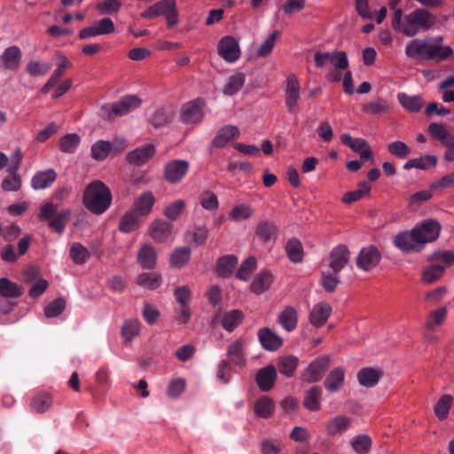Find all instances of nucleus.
Returning <instances> with one entry per match:
<instances>
[{
	"instance_id": "nucleus-61",
	"label": "nucleus",
	"mask_w": 454,
	"mask_h": 454,
	"mask_svg": "<svg viewBox=\"0 0 454 454\" xmlns=\"http://www.w3.org/2000/svg\"><path fill=\"white\" fill-rule=\"evenodd\" d=\"M185 207L186 203L184 200H175L174 202L170 203L168 207H166V208L164 209V215L168 219L175 221L181 215Z\"/></svg>"
},
{
	"instance_id": "nucleus-20",
	"label": "nucleus",
	"mask_w": 454,
	"mask_h": 454,
	"mask_svg": "<svg viewBox=\"0 0 454 454\" xmlns=\"http://www.w3.org/2000/svg\"><path fill=\"white\" fill-rule=\"evenodd\" d=\"M277 379V371L273 365L261 369L256 375V382L262 391H269L274 386Z\"/></svg>"
},
{
	"instance_id": "nucleus-56",
	"label": "nucleus",
	"mask_w": 454,
	"mask_h": 454,
	"mask_svg": "<svg viewBox=\"0 0 454 454\" xmlns=\"http://www.w3.org/2000/svg\"><path fill=\"white\" fill-rule=\"evenodd\" d=\"M80 144V137L77 134L71 133L61 137L59 140V148L63 153H74Z\"/></svg>"
},
{
	"instance_id": "nucleus-1",
	"label": "nucleus",
	"mask_w": 454,
	"mask_h": 454,
	"mask_svg": "<svg viewBox=\"0 0 454 454\" xmlns=\"http://www.w3.org/2000/svg\"><path fill=\"white\" fill-rule=\"evenodd\" d=\"M443 38L436 36L431 39H413L405 47L409 58L423 60L442 61L453 55L450 46H442Z\"/></svg>"
},
{
	"instance_id": "nucleus-36",
	"label": "nucleus",
	"mask_w": 454,
	"mask_h": 454,
	"mask_svg": "<svg viewBox=\"0 0 454 454\" xmlns=\"http://www.w3.org/2000/svg\"><path fill=\"white\" fill-rule=\"evenodd\" d=\"M245 349L246 341L242 339H238L229 346L228 356L233 363L243 366L246 363Z\"/></svg>"
},
{
	"instance_id": "nucleus-5",
	"label": "nucleus",
	"mask_w": 454,
	"mask_h": 454,
	"mask_svg": "<svg viewBox=\"0 0 454 454\" xmlns=\"http://www.w3.org/2000/svg\"><path fill=\"white\" fill-rule=\"evenodd\" d=\"M69 215V210L58 211L56 205L47 202L41 207L38 218L41 221H47L50 228L61 233L67 225Z\"/></svg>"
},
{
	"instance_id": "nucleus-52",
	"label": "nucleus",
	"mask_w": 454,
	"mask_h": 454,
	"mask_svg": "<svg viewBox=\"0 0 454 454\" xmlns=\"http://www.w3.org/2000/svg\"><path fill=\"white\" fill-rule=\"evenodd\" d=\"M430 262L442 266L444 271L446 268L454 264V252L448 250L436 252L431 256Z\"/></svg>"
},
{
	"instance_id": "nucleus-39",
	"label": "nucleus",
	"mask_w": 454,
	"mask_h": 454,
	"mask_svg": "<svg viewBox=\"0 0 454 454\" xmlns=\"http://www.w3.org/2000/svg\"><path fill=\"white\" fill-rule=\"evenodd\" d=\"M274 411L275 403L269 396H262L254 403V412L260 418L268 419L272 416Z\"/></svg>"
},
{
	"instance_id": "nucleus-19",
	"label": "nucleus",
	"mask_w": 454,
	"mask_h": 454,
	"mask_svg": "<svg viewBox=\"0 0 454 454\" xmlns=\"http://www.w3.org/2000/svg\"><path fill=\"white\" fill-rule=\"evenodd\" d=\"M172 226L170 223L162 221L155 220L149 227V236L157 242H164L171 235Z\"/></svg>"
},
{
	"instance_id": "nucleus-7",
	"label": "nucleus",
	"mask_w": 454,
	"mask_h": 454,
	"mask_svg": "<svg viewBox=\"0 0 454 454\" xmlns=\"http://www.w3.org/2000/svg\"><path fill=\"white\" fill-rule=\"evenodd\" d=\"M204 106L205 103L200 98L184 104L180 112V120L186 124H197L200 122L204 115Z\"/></svg>"
},
{
	"instance_id": "nucleus-51",
	"label": "nucleus",
	"mask_w": 454,
	"mask_h": 454,
	"mask_svg": "<svg viewBox=\"0 0 454 454\" xmlns=\"http://www.w3.org/2000/svg\"><path fill=\"white\" fill-rule=\"evenodd\" d=\"M238 262L234 255H227L219 259L216 265V271L219 275L226 277L232 273Z\"/></svg>"
},
{
	"instance_id": "nucleus-40",
	"label": "nucleus",
	"mask_w": 454,
	"mask_h": 454,
	"mask_svg": "<svg viewBox=\"0 0 454 454\" xmlns=\"http://www.w3.org/2000/svg\"><path fill=\"white\" fill-rule=\"evenodd\" d=\"M254 215V208L247 203L236 204L229 213V217L234 222L248 220Z\"/></svg>"
},
{
	"instance_id": "nucleus-24",
	"label": "nucleus",
	"mask_w": 454,
	"mask_h": 454,
	"mask_svg": "<svg viewBox=\"0 0 454 454\" xmlns=\"http://www.w3.org/2000/svg\"><path fill=\"white\" fill-rule=\"evenodd\" d=\"M21 56V51L18 46H10L3 52L1 61L6 69L15 70L20 65Z\"/></svg>"
},
{
	"instance_id": "nucleus-34",
	"label": "nucleus",
	"mask_w": 454,
	"mask_h": 454,
	"mask_svg": "<svg viewBox=\"0 0 454 454\" xmlns=\"http://www.w3.org/2000/svg\"><path fill=\"white\" fill-rule=\"evenodd\" d=\"M140 217L134 210L126 212L120 219L119 230L124 233H129L137 230L140 226Z\"/></svg>"
},
{
	"instance_id": "nucleus-15",
	"label": "nucleus",
	"mask_w": 454,
	"mask_h": 454,
	"mask_svg": "<svg viewBox=\"0 0 454 454\" xmlns=\"http://www.w3.org/2000/svg\"><path fill=\"white\" fill-rule=\"evenodd\" d=\"M332 313V307L327 302H319L309 312V322L316 327L324 325Z\"/></svg>"
},
{
	"instance_id": "nucleus-57",
	"label": "nucleus",
	"mask_w": 454,
	"mask_h": 454,
	"mask_svg": "<svg viewBox=\"0 0 454 454\" xmlns=\"http://www.w3.org/2000/svg\"><path fill=\"white\" fill-rule=\"evenodd\" d=\"M90 254L89 250L80 243H74L70 248V257L76 264L84 263Z\"/></svg>"
},
{
	"instance_id": "nucleus-42",
	"label": "nucleus",
	"mask_w": 454,
	"mask_h": 454,
	"mask_svg": "<svg viewBox=\"0 0 454 454\" xmlns=\"http://www.w3.org/2000/svg\"><path fill=\"white\" fill-rule=\"evenodd\" d=\"M23 294L21 286L8 278H0V296L18 298Z\"/></svg>"
},
{
	"instance_id": "nucleus-54",
	"label": "nucleus",
	"mask_w": 454,
	"mask_h": 454,
	"mask_svg": "<svg viewBox=\"0 0 454 454\" xmlns=\"http://www.w3.org/2000/svg\"><path fill=\"white\" fill-rule=\"evenodd\" d=\"M453 398L450 395H443L434 405V413L439 419H445L448 416Z\"/></svg>"
},
{
	"instance_id": "nucleus-45",
	"label": "nucleus",
	"mask_w": 454,
	"mask_h": 454,
	"mask_svg": "<svg viewBox=\"0 0 454 454\" xmlns=\"http://www.w3.org/2000/svg\"><path fill=\"white\" fill-rule=\"evenodd\" d=\"M243 320V313L238 309H232L223 314L221 324L228 332H232Z\"/></svg>"
},
{
	"instance_id": "nucleus-10",
	"label": "nucleus",
	"mask_w": 454,
	"mask_h": 454,
	"mask_svg": "<svg viewBox=\"0 0 454 454\" xmlns=\"http://www.w3.org/2000/svg\"><path fill=\"white\" fill-rule=\"evenodd\" d=\"M330 364L327 356H321L311 362L301 374V380L308 383L318 381Z\"/></svg>"
},
{
	"instance_id": "nucleus-47",
	"label": "nucleus",
	"mask_w": 454,
	"mask_h": 454,
	"mask_svg": "<svg viewBox=\"0 0 454 454\" xmlns=\"http://www.w3.org/2000/svg\"><path fill=\"white\" fill-rule=\"evenodd\" d=\"M52 404L51 395L43 392L35 395L30 403L31 409L38 413H43L50 409Z\"/></svg>"
},
{
	"instance_id": "nucleus-14",
	"label": "nucleus",
	"mask_w": 454,
	"mask_h": 454,
	"mask_svg": "<svg viewBox=\"0 0 454 454\" xmlns=\"http://www.w3.org/2000/svg\"><path fill=\"white\" fill-rule=\"evenodd\" d=\"M394 244L403 253L421 251L413 230L398 233L394 239Z\"/></svg>"
},
{
	"instance_id": "nucleus-58",
	"label": "nucleus",
	"mask_w": 454,
	"mask_h": 454,
	"mask_svg": "<svg viewBox=\"0 0 454 454\" xmlns=\"http://www.w3.org/2000/svg\"><path fill=\"white\" fill-rule=\"evenodd\" d=\"M112 151V145L104 140L96 142L91 146V155L95 160H105Z\"/></svg>"
},
{
	"instance_id": "nucleus-13",
	"label": "nucleus",
	"mask_w": 454,
	"mask_h": 454,
	"mask_svg": "<svg viewBox=\"0 0 454 454\" xmlns=\"http://www.w3.org/2000/svg\"><path fill=\"white\" fill-rule=\"evenodd\" d=\"M188 168V161L184 160H173L165 166V178L171 184H177L186 175Z\"/></svg>"
},
{
	"instance_id": "nucleus-41",
	"label": "nucleus",
	"mask_w": 454,
	"mask_h": 454,
	"mask_svg": "<svg viewBox=\"0 0 454 454\" xmlns=\"http://www.w3.org/2000/svg\"><path fill=\"white\" fill-rule=\"evenodd\" d=\"M371 189V185L366 182H359L356 190L346 192L343 195L341 201L347 204L357 201L362 198L368 196L370 194Z\"/></svg>"
},
{
	"instance_id": "nucleus-62",
	"label": "nucleus",
	"mask_w": 454,
	"mask_h": 454,
	"mask_svg": "<svg viewBox=\"0 0 454 454\" xmlns=\"http://www.w3.org/2000/svg\"><path fill=\"white\" fill-rule=\"evenodd\" d=\"M140 333V323L136 319H130L124 323L121 330L122 337L127 341L132 340Z\"/></svg>"
},
{
	"instance_id": "nucleus-25",
	"label": "nucleus",
	"mask_w": 454,
	"mask_h": 454,
	"mask_svg": "<svg viewBox=\"0 0 454 454\" xmlns=\"http://www.w3.org/2000/svg\"><path fill=\"white\" fill-rule=\"evenodd\" d=\"M57 173L53 169L36 172L31 180L35 190H43L50 187L56 180Z\"/></svg>"
},
{
	"instance_id": "nucleus-35",
	"label": "nucleus",
	"mask_w": 454,
	"mask_h": 454,
	"mask_svg": "<svg viewBox=\"0 0 454 454\" xmlns=\"http://www.w3.org/2000/svg\"><path fill=\"white\" fill-rule=\"evenodd\" d=\"M447 317V309L445 307H439L430 311L426 318L425 325L427 330L434 331L439 326L443 325Z\"/></svg>"
},
{
	"instance_id": "nucleus-27",
	"label": "nucleus",
	"mask_w": 454,
	"mask_h": 454,
	"mask_svg": "<svg viewBox=\"0 0 454 454\" xmlns=\"http://www.w3.org/2000/svg\"><path fill=\"white\" fill-rule=\"evenodd\" d=\"M155 153V147L153 145L140 146L128 154V160L135 165H142L150 160Z\"/></svg>"
},
{
	"instance_id": "nucleus-64",
	"label": "nucleus",
	"mask_w": 454,
	"mask_h": 454,
	"mask_svg": "<svg viewBox=\"0 0 454 454\" xmlns=\"http://www.w3.org/2000/svg\"><path fill=\"white\" fill-rule=\"evenodd\" d=\"M65 308L66 301L63 298H58L45 307L44 314L47 317H55L59 316Z\"/></svg>"
},
{
	"instance_id": "nucleus-60",
	"label": "nucleus",
	"mask_w": 454,
	"mask_h": 454,
	"mask_svg": "<svg viewBox=\"0 0 454 454\" xmlns=\"http://www.w3.org/2000/svg\"><path fill=\"white\" fill-rule=\"evenodd\" d=\"M51 68V66L40 60L29 61L27 65V72L32 76H43L47 74Z\"/></svg>"
},
{
	"instance_id": "nucleus-29",
	"label": "nucleus",
	"mask_w": 454,
	"mask_h": 454,
	"mask_svg": "<svg viewBox=\"0 0 454 454\" xmlns=\"http://www.w3.org/2000/svg\"><path fill=\"white\" fill-rule=\"evenodd\" d=\"M155 198L151 192L142 193L134 203V211L140 216L148 215L153 207Z\"/></svg>"
},
{
	"instance_id": "nucleus-23",
	"label": "nucleus",
	"mask_w": 454,
	"mask_h": 454,
	"mask_svg": "<svg viewBox=\"0 0 454 454\" xmlns=\"http://www.w3.org/2000/svg\"><path fill=\"white\" fill-rule=\"evenodd\" d=\"M140 105V98L136 96H127L113 105L112 113L119 116L125 115L139 107Z\"/></svg>"
},
{
	"instance_id": "nucleus-63",
	"label": "nucleus",
	"mask_w": 454,
	"mask_h": 454,
	"mask_svg": "<svg viewBox=\"0 0 454 454\" xmlns=\"http://www.w3.org/2000/svg\"><path fill=\"white\" fill-rule=\"evenodd\" d=\"M279 37L278 31H274L270 36L259 46L257 50V56L260 58L270 55Z\"/></svg>"
},
{
	"instance_id": "nucleus-59",
	"label": "nucleus",
	"mask_w": 454,
	"mask_h": 454,
	"mask_svg": "<svg viewBox=\"0 0 454 454\" xmlns=\"http://www.w3.org/2000/svg\"><path fill=\"white\" fill-rule=\"evenodd\" d=\"M256 270V261L253 257L245 260L237 271V278L243 281H247Z\"/></svg>"
},
{
	"instance_id": "nucleus-55",
	"label": "nucleus",
	"mask_w": 454,
	"mask_h": 454,
	"mask_svg": "<svg viewBox=\"0 0 454 454\" xmlns=\"http://www.w3.org/2000/svg\"><path fill=\"white\" fill-rule=\"evenodd\" d=\"M353 450L358 454H366L371 450L372 441L368 435L359 434L350 440Z\"/></svg>"
},
{
	"instance_id": "nucleus-22",
	"label": "nucleus",
	"mask_w": 454,
	"mask_h": 454,
	"mask_svg": "<svg viewBox=\"0 0 454 454\" xmlns=\"http://www.w3.org/2000/svg\"><path fill=\"white\" fill-rule=\"evenodd\" d=\"M428 130L430 134L439 140L445 147L450 150L454 144V135L450 132L442 124L433 122L429 125Z\"/></svg>"
},
{
	"instance_id": "nucleus-46",
	"label": "nucleus",
	"mask_w": 454,
	"mask_h": 454,
	"mask_svg": "<svg viewBox=\"0 0 454 454\" xmlns=\"http://www.w3.org/2000/svg\"><path fill=\"white\" fill-rule=\"evenodd\" d=\"M136 283L142 287L150 290L157 289L161 284V275L159 273H141L138 275Z\"/></svg>"
},
{
	"instance_id": "nucleus-30",
	"label": "nucleus",
	"mask_w": 454,
	"mask_h": 454,
	"mask_svg": "<svg viewBox=\"0 0 454 454\" xmlns=\"http://www.w3.org/2000/svg\"><path fill=\"white\" fill-rule=\"evenodd\" d=\"M299 365V358L294 355H284L278 358L279 372L285 377H293Z\"/></svg>"
},
{
	"instance_id": "nucleus-50",
	"label": "nucleus",
	"mask_w": 454,
	"mask_h": 454,
	"mask_svg": "<svg viewBox=\"0 0 454 454\" xmlns=\"http://www.w3.org/2000/svg\"><path fill=\"white\" fill-rule=\"evenodd\" d=\"M321 394L320 387H311L305 395L303 405L309 411H318L320 409Z\"/></svg>"
},
{
	"instance_id": "nucleus-8",
	"label": "nucleus",
	"mask_w": 454,
	"mask_h": 454,
	"mask_svg": "<svg viewBox=\"0 0 454 454\" xmlns=\"http://www.w3.org/2000/svg\"><path fill=\"white\" fill-rule=\"evenodd\" d=\"M218 54L227 62H235L241 55L239 41L231 36H223L218 43Z\"/></svg>"
},
{
	"instance_id": "nucleus-38",
	"label": "nucleus",
	"mask_w": 454,
	"mask_h": 454,
	"mask_svg": "<svg viewBox=\"0 0 454 454\" xmlns=\"http://www.w3.org/2000/svg\"><path fill=\"white\" fill-rule=\"evenodd\" d=\"M345 371L341 367H337L330 372L325 381V387L329 392L338 391L344 384Z\"/></svg>"
},
{
	"instance_id": "nucleus-49",
	"label": "nucleus",
	"mask_w": 454,
	"mask_h": 454,
	"mask_svg": "<svg viewBox=\"0 0 454 454\" xmlns=\"http://www.w3.org/2000/svg\"><path fill=\"white\" fill-rule=\"evenodd\" d=\"M191 249L189 247L176 248L170 255V264L174 268L184 267L190 260Z\"/></svg>"
},
{
	"instance_id": "nucleus-16",
	"label": "nucleus",
	"mask_w": 454,
	"mask_h": 454,
	"mask_svg": "<svg viewBox=\"0 0 454 454\" xmlns=\"http://www.w3.org/2000/svg\"><path fill=\"white\" fill-rule=\"evenodd\" d=\"M274 281V276L268 270L260 271L253 279L250 285V291L260 295L270 290Z\"/></svg>"
},
{
	"instance_id": "nucleus-18",
	"label": "nucleus",
	"mask_w": 454,
	"mask_h": 454,
	"mask_svg": "<svg viewBox=\"0 0 454 454\" xmlns=\"http://www.w3.org/2000/svg\"><path fill=\"white\" fill-rule=\"evenodd\" d=\"M351 419L344 415H338L330 419L325 424V430L329 436L343 434L350 426Z\"/></svg>"
},
{
	"instance_id": "nucleus-31",
	"label": "nucleus",
	"mask_w": 454,
	"mask_h": 454,
	"mask_svg": "<svg viewBox=\"0 0 454 454\" xmlns=\"http://www.w3.org/2000/svg\"><path fill=\"white\" fill-rule=\"evenodd\" d=\"M239 129L234 125H227L220 129L214 138L216 147H223L232 139L239 137Z\"/></svg>"
},
{
	"instance_id": "nucleus-53",
	"label": "nucleus",
	"mask_w": 454,
	"mask_h": 454,
	"mask_svg": "<svg viewBox=\"0 0 454 454\" xmlns=\"http://www.w3.org/2000/svg\"><path fill=\"white\" fill-rule=\"evenodd\" d=\"M286 250L288 258L297 263L301 262L303 258V249L301 242L297 239L289 240L286 245Z\"/></svg>"
},
{
	"instance_id": "nucleus-43",
	"label": "nucleus",
	"mask_w": 454,
	"mask_h": 454,
	"mask_svg": "<svg viewBox=\"0 0 454 454\" xmlns=\"http://www.w3.org/2000/svg\"><path fill=\"white\" fill-rule=\"evenodd\" d=\"M245 82L246 76L243 73H235L229 77L223 91L227 96H233L242 89Z\"/></svg>"
},
{
	"instance_id": "nucleus-48",
	"label": "nucleus",
	"mask_w": 454,
	"mask_h": 454,
	"mask_svg": "<svg viewBox=\"0 0 454 454\" xmlns=\"http://www.w3.org/2000/svg\"><path fill=\"white\" fill-rule=\"evenodd\" d=\"M443 272L442 266L430 263L423 270L421 281L426 285L433 284L442 277Z\"/></svg>"
},
{
	"instance_id": "nucleus-44",
	"label": "nucleus",
	"mask_w": 454,
	"mask_h": 454,
	"mask_svg": "<svg viewBox=\"0 0 454 454\" xmlns=\"http://www.w3.org/2000/svg\"><path fill=\"white\" fill-rule=\"evenodd\" d=\"M437 159L434 155H426L409 160L403 166L405 169L419 168L427 169L436 165Z\"/></svg>"
},
{
	"instance_id": "nucleus-11",
	"label": "nucleus",
	"mask_w": 454,
	"mask_h": 454,
	"mask_svg": "<svg viewBox=\"0 0 454 454\" xmlns=\"http://www.w3.org/2000/svg\"><path fill=\"white\" fill-rule=\"evenodd\" d=\"M301 96L300 82L296 75L291 74L286 79L285 103L290 114H294Z\"/></svg>"
},
{
	"instance_id": "nucleus-28",
	"label": "nucleus",
	"mask_w": 454,
	"mask_h": 454,
	"mask_svg": "<svg viewBox=\"0 0 454 454\" xmlns=\"http://www.w3.org/2000/svg\"><path fill=\"white\" fill-rule=\"evenodd\" d=\"M137 261L144 269H154L157 264L156 250L149 245H143L138 251Z\"/></svg>"
},
{
	"instance_id": "nucleus-6",
	"label": "nucleus",
	"mask_w": 454,
	"mask_h": 454,
	"mask_svg": "<svg viewBox=\"0 0 454 454\" xmlns=\"http://www.w3.org/2000/svg\"><path fill=\"white\" fill-rule=\"evenodd\" d=\"M422 250L426 244L435 241L441 231V225L437 221L428 219L415 225L412 229Z\"/></svg>"
},
{
	"instance_id": "nucleus-4",
	"label": "nucleus",
	"mask_w": 454,
	"mask_h": 454,
	"mask_svg": "<svg viewBox=\"0 0 454 454\" xmlns=\"http://www.w3.org/2000/svg\"><path fill=\"white\" fill-rule=\"evenodd\" d=\"M436 23L434 14L425 9H416L404 16L401 32L406 36H414L419 32L431 29Z\"/></svg>"
},
{
	"instance_id": "nucleus-3",
	"label": "nucleus",
	"mask_w": 454,
	"mask_h": 454,
	"mask_svg": "<svg viewBox=\"0 0 454 454\" xmlns=\"http://www.w3.org/2000/svg\"><path fill=\"white\" fill-rule=\"evenodd\" d=\"M85 207L96 215L106 212L111 205L110 189L101 181L96 180L89 184L82 198Z\"/></svg>"
},
{
	"instance_id": "nucleus-37",
	"label": "nucleus",
	"mask_w": 454,
	"mask_h": 454,
	"mask_svg": "<svg viewBox=\"0 0 454 454\" xmlns=\"http://www.w3.org/2000/svg\"><path fill=\"white\" fill-rule=\"evenodd\" d=\"M397 99L401 106L408 112H419L424 106V100L420 96H409L404 92L397 94Z\"/></svg>"
},
{
	"instance_id": "nucleus-2",
	"label": "nucleus",
	"mask_w": 454,
	"mask_h": 454,
	"mask_svg": "<svg viewBox=\"0 0 454 454\" xmlns=\"http://www.w3.org/2000/svg\"><path fill=\"white\" fill-rule=\"evenodd\" d=\"M314 60L317 67L329 69L326 79L332 82H340L343 75L342 71L348 67V59L343 51H316Z\"/></svg>"
},
{
	"instance_id": "nucleus-9",
	"label": "nucleus",
	"mask_w": 454,
	"mask_h": 454,
	"mask_svg": "<svg viewBox=\"0 0 454 454\" xmlns=\"http://www.w3.org/2000/svg\"><path fill=\"white\" fill-rule=\"evenodd\" d=\"M380 259V251L373 246H368L359 252L356 257V265L364 271H370L378 266Z\"/></svg>"
},
{
	"instance_id": "nucleus-21",
	"label": "nucleus",
	"mask_w": 454,
	"mask_h": 454,
	"mask_svg": "<svg viewBox=\"0 0 454 454\" xmlns=\"http://www.w3.org/2000/svg\"><path fill=\"white\" fill-rule=\"evenodd\" d=\"M176 6L175 0H162L155 3L141 13L145 19H154L159 16H166L173 7Z\"/></svg>"
},
{
	"instance_id": "nucleus-32",
	"label": "nucleus",
	"mask_w": 454,
	"mask_h": 454,
	"mask_svg": "<svg viewBox=\"0 0 454 454\" xmlns=\"http://www.w3.org/2000/svg\"><path fill=\"white\" fill-rule=\"evenodd\" d=\"M278 323L286 331H294L298 323L296 309L291 306L286 307L278 315Z\"/></svg>"
},
{
	"instance_id": "nucleus-33",
	"label": "nucleus",
	"mask_w": 454,
	"mask_h": 454,
	"mask_svg": "<svg viewBox=\"0 0 454 454\" xmlns=\"http://www.w3.org/2000/svg\"><path fill=\"white\" fill-rule=\"evenodd\" d=\"M391 109L389 102L382 98H378L362 106V110L370 115H380L388 113Z\"/></svg>"
},
{
	"instance_id": "nucleus-26",
	"label": "nucleus",
	"mask_w": 454,
	"mask_h": 454,
	"mask_svg": "<svg viewBox=\"0 0 454 454\" xmlns=\"http://www.w3.org/2000/svg\"><path fill=\"white\" fill-rule=\"evenodd\" d=\"M258 338L265 349L275 351L282 346V339L269 328L260 329Z\"/></svg>"
},
{
	"instance_id": "nucleus-12",
	"label": "nucleus",
	"mask_w": 454,
	"mask_h": 454,
	"mask_svg": "<svg viewBox=\"0 0 454 454\" xmlns=\"http://www.w3.org/2000/svg\"><path fill=\"white\" fill-rule=\"evenodd\" d=\"M350 253L344 245L335 247L327 257V264L333 273L340 271L348 262Z\"/></svg>"
},
{
	"instance_id": "nucleus-17",
	"label": "nucleus",
	"mask_w": 454,
	"mask_h": 454,
	"mask_svg": "<svg viewBox=\"0 0 454 454\" xmlns=\"http://www.w3.org/2000/svg\"><path fill=\"white\" fill-rule=\"evenodd\" d=\"M383 376L380 368L364 367L357 373V380L360 385L365 387H372L378 384Z\"/></svg>"
}]
</instances>
